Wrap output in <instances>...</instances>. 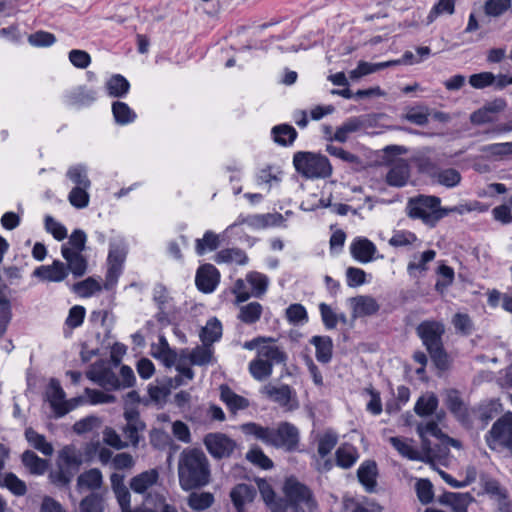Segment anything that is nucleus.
I'll return each instance as SVG.
<instances>
[{
    "mask_svg": "<svg viewBox=\"0 0 512 512\" xmlns=\"http://www.w3.org/2000/svg\"><path fill=\"white\" fill-rule=\"evenodd\" d=\"M417 432L421 438V442L424 440H429L428 435L435 437L436 439H443L445 437V433L438 427V424L435 421H430L426 424H419L417 427Z\"/></svg>",
    "mask_w": 512,
    "mask_h": 512,
    "instance_id": "nucleus-60",
    "label": "nucleus"
},
{
    "mask_svg": "<svg viewBox=\"0 0 512 512\" xmlns=\"http://www.w3.org/2000/svg\"><path fill=\"white\" fill-rule=\"evenodd\" d=\"M338 441V437L333 432H326L320 439L318 443V453L324 458L327 456L332 449L336 446Z\"/></svg>",
    "mask_w": 512,
    "mask_h": 512,
    "instance_id": "nucleus-61",
    "label": "nucleus"
},
{
    "mask_svg": "<svg viewBox=\"0 0 512 512\" xmlns=\"http://www.w3.org/2000/svg\"><path fill=\"white\" fill-rule=\"evenodd\" d=\"M61 254L65 260L68 274L72 273L74 278H80L84 276L88 269V260L86 256L79 251H72L67 245H62Z\"/></svg>",
    "mask_w": 512,
    "mask_h": 512,
    "instance_id": "nucleus-14",
    "label": "nucleus"
},
{
    "mask_svg": "<svg viewBox=\"0 0 512 512\" xmlns=\"http://www.w3.org/2000/svg\"><path fill=\"white\" fill-rule=\"evenodd\" d=\"M454 11L455 0H439L430 11L427 17V24L432 23L441 14L452 15Z\"/></svg>",
    "mask_w": 512,
    "mask_h": 512,
    "instance_id": "nucleus-54",
    "label": "nucleus"
},
{
    "mask_svg": "<svg viewBox=\"0 0 512 512\" xmlns=\"http://www.w3.org/2000/svg\"><path fill=\"white\" fill-rule=\"evenodd\" d=\"M203 443L209 454L217 460L229 458L239 449L235 440L220 432L208 433L204 437Z\"/></svg>",
    "mask_w": 512,
    "mask_h": 512,
    "instance_id": "nucleus-9",
    "label": "nucleus"
},
{
    "mask_svg": "<svg viewBox=\"0 0 512 512\" xmlns=\"http://www.w3.org/2000/svg\"><path fill=\"white\" fill-rule=\"evenodd\" d=\"M435 179L445 187L451 188L457 186L461 181V174L454 168L438 170Z\"/></svg>",
    "mask_w": 512,
    "mask_h": 512,
    "instance_id": "nucleus-49",
    "label": "nucleus"
},
{
    "mask_svg": "<svg viewBox=\"0 0 512 512\" xmlns=\"http://www.w3.org/2000/svg\"><path fill=\"white\" fill-rule=\"evenodd\" d=\"M511 7V0H487L484 5L485 14L499 17Z\"/></svg>",
    "mask_w": 512,
    "mask_h": 512,
    "instance_id": "nucleus-58",
    "label": "nucleus"
},
{
    "mask_svg": "<svg viewBox=\"0 0 512 512\" xmlns=\"http://www.w3.org/2000/svg\"><path fill=\"white\" fill-rule=\"evenodd\" d=\"M256 496V489L252 485L238 484L230 492V497L236 510L240 512L246 502H252Z\"/></svg>",
    "mask_w": 512,
    "mask_h": 512,
    "instance_id": "nucleus-24",
    "label": "nucleus"
},
{
    "mask_svg": "<svg viewBox=\"0 0 512 512\" xmlns=\"http://www.w3.org/2000/svg\"><path fill=\"white\" fill-rule=\"evenodd\" d=\"M284 493V498L274 502L272 512H305L301 503H304L311 512L317 508L312 491L294 478L286 480Z\"/></svg>",
    "mask_w": 512,
    "mask_h": 512,
    "instance_id": "nucleus-4",
    "label": "nucleus"
},
{
    "mask_svg": "<svg viewBox=\"0 0 512 512\" xmlns=\"http://www.w3.org/2000/svg\"><path fill=\"white\" fill-rule=\"evenodd\" d=\"M8 289V285L4 282H0V323L8 325L12 318L11 303L10 300L4 294V291Z\"/></svg>",
    "mask_w": 512,
    "mask_h": 512,
    "instance_id": "nucleus-55",
    "label": "nucleus"
},
{
    "mask_svg": "<svg viewBox=\"0 0 512 512\" xmlns=\"http://www.w3.org/2000/svg\"><path fill=\"white\" fill-rule=\"evenodd\" d=\"M179 485L184 491L201 489L211 481L210 463L198 448H185L178 459Z\"/></svg>",
    "mask_w": 512,
    "mask_h": 512,
    "instance_id": "nucleus-1",
    "label": "nucleus"
},
{
    "mask_svg": "<svg viewBox=\"0 0 512 512\" xmlns=\"http://www.w3.org/2000/svg\"><path fill=\"white\" fill-rule=\"evenodd\" d=\"M268 445L287 452L295 451L299 445V430L289 422H281L277 428L270 427Z\"/></svg>",
    "mask_w": 512,
    "mask_h": 512,
    "instance_id": "nucleus-8",
    "label": "nucleus"
},
{
    "mask_svg": "<svg viewBox=\"0 0 512 512\" xmlns=\"http://www.w3.org/2000/svg\"><path fill=\"white\" fill-rule=\"evenodd\" d=\"M105 88L109 96L122 98L128 93L130 84L124 76L115 74L107 80Z\"/></svg>",
    "mask_w": 512,
    "mask_h": 512,
    "instance_id": "nucleus-29",
    "label": "nucleus"
},
{
    "mask_svg": "<svg viewBox=\"0 0 512 512\" xmlns=\"http://www.w3.org/2000/svg\"><path fill=\"white\" fill-rule=\"evenodd\" d=\"M47 397L56 417H63L75 408V405H69L65 400V392L59 381L54 378L50 380Z\"/></svg>",
    "mask_w": 512,
    "mask_h": 512,
    "instance_id": "nucleus-12",
    "label": "nucleus"
},
{
    "mask_svg": "<svg viewBox=\"0 0 512 512\" xmlns=\"http://www.w3.org/2000/svg\"><path fill=\"white\" fill-rule=\"evenodd\" d=\"M487 443L493 450L502 447L512 455V412L505 413L494 422L487 435Z\"/></svg>",
    "mask_w": 512,
    "mask_h": 512,
    "instance_id": "nucleus-7",
    "label": "nucleus"
},
{
    "mask_svg": "<svg viewBox=\"0 0 512 512\" xmlns=\"http://www.w3.org/2000/svg\"><path fill=\"white\" fill-rule=\"evenodd\" d=\"M429 115V108L419 105L409 108L403 118L415 125L425 126L429 122Z\"/></svg>",
    "mask_w": 512,
    "mask_h": 512,
    "instance_id": "nucleus-47",
    "label": "nucleus"
},
{
    "mask_svg": "<svg viewBox=\"0 0 512 512\" xmlns=\"http://www.w3.org/2000/svg\"><path fill=\"white\" fill-rule=\"evenodd\" d=\"M128 253V247L124 240L111 241L107 257L108 269L106 272L104 289H112L122 273V267Z\"/></svg>",
    "mask_w": 512,
    "mask_h": 512,
    "instance_id": "nucleus-6",
    "label": "nucleus"
},
{
    "mask_svg": "<svg viewBox=\"0 0 512 512\" xmlns=\"http://www.w3.org/2000/svg\"><path fill=\"white\" fill-rule=\"evenodd\" d=\"M28 42L35 47H49L56 42L54 34L39 30L28 36Z\"/></svg>",
    "mask_w": 512,
    "mask_h": 512,
    "instance_id": "nucleus-59",
    "label": "nucleus"
},
{
    "mask_svg": "<svg viewBox=\"0 0 512 512\" xmlns=\"http://www.w3.org/2000/svg\"><path fill=\"white\" fill-rule=\"evenodd\" d=\"M310 343L315 346L316 359L323 363H329L332 358L333 342L329 336H313Z\"/></svg>",
    "mask_w": 512,
    "mask_h": 512,
    "instance_id": "nucleus-26",
    "label": "nucleus"
},
{
    "mask_svg": "<svg viewBox=\"0 0 512 512\" xmlns=\"http://www.w3.org/2000/svg\"><path fill=\"white\" fill-rule=\"evenodd\" d=\"M88 189L89 188L73 187L68 195L70 204L77 209L86 208L90 200Z\"/></svg>",
    "mask_w": 512,
    "mask_h": 512,
    "instance_id": "nucleus-51",
    "label": "nucleus"
},
{
    "mask_svg": "<svg viewBox=\"0 0 512 512\" xmlns=\"http://www.w3.org/2000/svg\"><path fill=\"white\" fill-rule=\"evenodd\" d=\"M438 442L432 443L430 440H424L421 443L422 459L421 462L431 463L435 459L442 460L447 458L450 449L443 439H437Z\"/></svg>",
    "mask_w": 512,
    "mask_h": 512,
    "instance_id": "nucleus-20",
    "label": "nucleus"
},
{
    "mask_svg": "<svg viewBox=\"0 0 512 512\" xmlns=\"http://www.w3.org/2000/svg\"><path fill=\"white\" fill-rule=\"evenodd\" d=\"M350 303L353 310V318L371 316L376 314L380 309V305L377 301L368 295L352 297L350 298Z\"/></svg>",
    "mask_w": 512,
    "mask_h": 512,
    "instance_id": "nucleus-19",
    "label": "nucleus"
},
{
    "mask_svg": "<svg viewBox=\"0 0 512 512\" xmlns=\"http://www.w3.org/2000/svg\"><path fill=\"white\" fill-rule=\"evenodd\" d=\"M188 506L194 511H203L214 503V496L210 492H192L187 499Z\"/></svg>",
    "mask_w": 512,
    "mask_h": 512,
    "instance_id": "nucleus-41",
    "label": "nucleus"
},
{
    "mask_svg": "<svg viewBox=\"0 0 512 512\" xmlns=\"http://www.w3.org/2000/svg\"><path fill=\"white\" fill-rule=\"evenodd\" d=\"M263 307L258 302H250L239 307L238 319L245 324L256 323L262 315Z\"/></svg>",
    "mask_w": 512,
    "mask_h": 512,
    "instance_id": "nucleus-36",
    "label": "nucleus"
},
{
    "mask_svg": "<svg viewBox=\"0 0 512 512\" xmlns=\"http://www.w3.org/2000/svg\"><path fill=\"white\" fill-rule=\"evenodd\" d=\"M200 339L202 343H206L212 347V344L222 336V325L217 318L208 320L206 326L201 329Z\"/></svg>",
    "mask_w": 512,
    "mask_h": 512,
    "instance_id": "nucleus-32",
    "label": "nucleus"
},
{
    "mask_svg": "<svg viewBox=\"0 0 512 512\" xmlns=\"http://www.w3.org/2000/svg\"><path fill=\"white\" fill-rule=\"evenodd\" d=\"M82 456L73 446H65L59 452L57 463H61L63 468L74 476L82 465Z\"/></svg>",
    "mask_w": 512,
    "mask_h": 512,
    "instance_id": "nucleus-23",
    "label": "nucleus"
},
{
    "mask_svg": "<svg viewBox=\"0 0 512 512\" xmlns=\"http://www.w3.org/2000/svg\"><path fill=\"white\" fill-rule=\"evenodd\" d=\"M441 199L434 195H418L409 198L407 204V214L412 219H420L429 227H435L436 224L448 216L450 213H462V207L445 208L440 206Z\"/></svg>",
    "mask_w": 512,
    "mask_h": 512,
    "instance_id": "nucleus-2",
    "label": "nucleus"
},
{
    "mask_svg": "<svg viewBox=\"0 0 512 512\" xmlns=\"http://www.w3.org/2000/svg\"><path fill=\"white\" fill-rule=\"evenodd\" d=\"M103 483L102 473L97 468H92L77 478V487L81 489L86 487L91 490L99 489Z\"/></svg>",
    "mask_w": 512,
    "mask_h": 512,
    "instance_id": "nucleus-34",
    "label": "nucleus"
},
{
    "mask_svg": "<svg viewBox=\"0 0 512 512\" xmlns=\"http://www.w3.org/2000/svg\"><path fill=\"white\" fill-rule=\"evenodd\" d=\"M44 223L47 232L51 233L56 240L61 241L67 237V229L52 216H46Z\"/></svg>",
    "mask_w": 512,
    "mask_h": 512,
    "instance_id": "nucleus-62",
    "label": "nucleus"
},
{
    "mask_svg": "<svg viewBox=\"0 0 512 512\" xmlns=\"http://www.w3.org/2000/svg\"><path fill=\"white\" fill-rule=\"evenodd\" d=\"M158 472L155 469L144 471L134 476L130 481V488L135 493H144L149 487L156 483Z\"/></svg>",
    "mask_w": 512,
    "mask_h": 512,
    "instance_id": "nucleus-28",
    "label": "nucleus"
},
{
    "mask_svg": "<svg viewBox=\"0 0 512 512\" xmlns=\"http://www.w3.org/2000/svg\"><path fill=\"white\" fill-rule=\"evenodd\" d=\"M410 178V167L406 160L400 158L386 174V183L394 187H403Z\"/></svg>",
    "mask_w": 512,
    "mask_h": 512,
    "instance_id": "nucleus-21",
    "label": "nucleus"
},
{
    "mask_svg": "<svg viewBox=\"0 0 512 512\" xmlns=\"http://www.w3.org/2000/svg\"><path fill=\"white\" fill-rule=\"evenodd\" d=\"M188 359L192 365L204 366L213 359V349L206 343L196 346L189 354Z\"/></svg>",
    "mask_w": 512,
    "mask_h": 512,
    "instance_id": "nucleus-38",
    "label": "nucleus"
},
{
    "mask_svg": "<svg viewBox=\"0 0 512 512\" xmlns=\"http://www.w3.org/2000/svg\"><path fill=\"white\" fill-rule=\"evenodd\" d=\"M377 475V464L375 461L372 460H366L361 464V466L357 470V478L359 482L364 486L365 490L369 493L375 491L377 485Z\"/></svg>",
    "mask_w": 512,
    "mask_h": 512,
    "instance_id": "nucleus-22",
    "label": "nucleus"
},
{
    "mask_svg": "<svg viewBox=\"0 0 512 512\" xmlns=\"http://www.w3.org/2000/svg\"><path fill=\"white\" fill-rule=\"evenodd\" d=\"M219 235L212 231H206L202 239L196 240L195 250L198 255H203L207 250L214 251L220 247Z\"/></svg>",
    "mask_w": 512,
    "mask_h": 512,
    "instance_id": "nucleus-45",
    "label": "nucleus"
},
{
    "mask_svg": "<svg viewBox=\"0 0 512 512\" xmlns=\"http://www.w3.org/2000/svg\"><path fill=\"white\" fill-rule=\"evenodd\" d=\"M286 317L292 324H298L308 320L307 311L301 304H291L286 309Z\"/></svg>",
    "mask_w": 512,
    "mask_h": 512,
    "instance_id": "nucleus-64",
    "label": "nucleus"
},
{
    "mask_svg": "<svg viewBox=\"0 0 512 512\" xmlns=\"http://www.w3.org/2000/svg\"><path fill=\"white\" fill-rule=\"evenodd\" d=\"M101 285L92 277L72 285V290L81 297H90L95 292L101 291Z\"/></svg>",
    "mask_w": 512,
    "mask_h": 512,
    "instance_id": "nucleus-48",
    "label": "nucleus"
},
{
    "mask_svg": "<svg viewBox=\"0 0 512 512\" xmlns=\"http://www.w3.org/2000/svg\"><path fill=\"white\" fill-rule=\"evenodd\" d=\"M263 393L281 407H285L288 411H293L299 407L296 393L289 385L284 384L280 387H276L268 384L263 388Z\"/></svg>",
    "mask_w": 512,
    "mask_h": 512,
    "instance_id": "nucleus-11",
    "label": "nucleus"
},
{
    "mask_svg": "<svg viewBox=\"0 0 512 512\" xmlns=\"http://www.w3.org/2000/svg\"><path fill=\"white\" fill-rule=\"evenodd\" d=\"M112 113L118 125H127L136 119V113L124 102L114 101Z\"/></svg>",
    "mask_w": 512,
    "mask_h": 512,
    "instance_id": "nucleus-35",
    "label": "nucleus"
},
{
    "mask_svg": "<svg viewBox=\"0 0 512 512\" xmlns=\"http://www.w3.org/2000/svg\"><path fill=\"white\" fill-rule=\"evenodd\" d=\"M248 258L245 252L239 248H228L219 251L216 255V262L218 263H231L243 265L247 262Z\"/></svg>",
    "mask_w": 512,
    "mask_h": 512,
    "instance_id": "nucleus-46",
    "label": "nucleus"
},
{
    "mask_svg": "<svg viewBox=\"0 0 512 512\" xmlns=\"http://www.w3.org/2000/svg\"><path fill=\"white\" fill-rule=\"evenodd\" d=\"M246 281L251 286V296L261 298L268 288V277L260 272L252 271L246 275Z\"/></svg>",
    "mask_w": 512,
    "mask_h": 512,
    "instance_id": "nucleus-33",
    "label": "nucleus"
},
{
    "mask_svg": "<svg viewBox=\"0 0 512 512\" xmlns=\"http://www.w3.org/2000/svg\"><path fill=\"white\" fill-rule=\"evenodd\" d=\"M220 279L219 271L212 264L201 265L196 273V286L203 293L215 290Z\"/></svg>",
    "mask_w": 512,
    "mask_h": 512,
    "instance_id": "nucleus-15",
    "label": "nucleus"
},
{
    "mask_svg": "<svg viewBox=\"0 0 512 512\" xmlns=\"http://www.w3.org/2000/svg\"><path fill=\"white\" fill-rule=\"evenodd\" d=\"M445 405L454 417L463 425L471 424L468 408L456 389H448L445 392Z\"/></svg>",
    "mask_w": 512,
    "mask_h": 512,
    "instance_id": "nucleus-13",
    "label": "nucleus"
},
{
    "mask_svg": "<svg viewBox=\"0 0 512 512\" xmlns=\"http://www.w3.org/2000/svg\"><path fill=\"white\" fill-rule=\"evenodd\" d=\"M33 276L44 281L61 282L68 276L66 264L60 260H54L51 265H42L37 267Z\"/></svg>",
    "mask_w": 512,
    "mask_h": 512,
    "instance_id": "nucleus-16",
    "label": "nucleus"
},
{
    "mask_svg": "<svg viewBox=\"0 0 512 512\" xmlns=\"http://www.w3.org/2000/svg\"><path fill=\"white\" fill-rule=\"evenodd\" d=\"M438 406V398L434 393L427 396H421L414 407V411L418 416H428L435 412Z\"/></svg>",
    "mask_w": 512,
    "mask_h": 512,
    "instance_id": "nucleus-43",
    "label": "nucleus"
},
{
    "mask_svg": "<svg viewBox=\"0 0 512 512\" xmlns=\"http://www.w3.org/2000/svg\"><path fill=\"white\" fill-rule=\"evenodd\" d=\"M273 364L271 361L264 359H254L249 364V371L251 375L258 381H263L269 378L272 374Z\"/></svg>",
    "mask_w": 512,
    "mask_h": 512,
    "instance_id": "nucleus-42",
    "label": "nucleus"
},
{
    "mask_svg": "<svg viewBox=\"0 0 512 512\" xmlns=\"http://www.w3.org/2000/svg\"><path fill=\"white\" fill-rule=\"evenodd\" d=\"M257 358L271 361L272 364H285L287 355L277 346L261 345L257 350Z\"/></svg>",
    "mask_w": 512,
    "mask_h": 512,
    "instance_id": "nucleus-40",
    "label": "nucleus"
},
{
    "mask_svg": "<svg viewBox=\"0 0 512 512\" xmlns=\"http://www.w3.org/2000/svg\"><path fill=\"white\" fill-rule=\"evenodd\" d=\"M494 82L495 75L492 72H481L469 77V83L475 89H483L494 84Z\"/></svg>",
    "mask_w": 512,
    "mask_h": 512,
    "instance_id": "nucleus-63",
    "label": "nucleus"
},
{
    "mask_svg": "<svg viewBox=\"0 0 512 512\" xmlns=\"http://www.w3.org/2000/svg\"><path fill=\"white\" fill-rule=\"evenodd\" d=\"M416 493L419 501L426 505L433 501L434 492L433 485L428 479H419L415 485Z\"/></svg>",
    "mask_w": 512,
    "mask_h": 512,
    "instance_id": "nucleus-56",
    "label": "nucleus"
},
{
    "mask_svg": "<svg viewBox=\"0 0 512 512\" xmlns=\"http://www.w3.org/2000/svg\"><path fill=\"white\" fill-rule=\"evenodd\" d=\"M350 253L355 260L368 263L376 258L377 248L369 239L357 237L350 245Z\"/></svg>",
    "mask_w": 512,
    "mask_h": 512,
    "instance_id": "nucleus-17",
    "label": "nucleus"
},
{
    "mask_svg": "<svg viewBox=\"0 0 512 512\" xmlns=\"http://www.w3.org/2000/svg\"><path fill=\"white\" fill-rule=\"evenodd\" d=\"M241 430L247 435H253L256 439L261 440L268 445L270 427H263L257 423L249 422L241 425Z\"/></svg>",
    "mask_w": 512,
    "mask_h": 512,
    "instance_id": "nucleus-52",
    "label": "nucleus"
},
{
    "mask_svg": "<svg viewBox=\"0 0 512 512\" xmlns=\"http://www.w3.org/2000/svg\"><path fill=\"white\" fill-rule=\"evenodd\" d=\"M21 461L24 467L32 475H43L49 467L48 461L40 458L32 450L24 451L21 455Z\"/></svg>",
    "mask_w": 512,
    "mask_h": 512,
    "instance_id": "nucleus-25",
    "label": "nucleus"
},
{
    "mask_svg": "<svg viewBox=\"0 0 512 512\" xmlns=\"http://www.w3.org/2000/svg\"><path fill=\"white\" fill-rule=\"evenodd\" d=\"M271 134L274 142L281 146L291 145L297 137V131L295 128L288 124L274 126L271 130Z\"/></svg>",
    "mask_w": 512,
    "mask_h": 512,
    "instance_id": "nucleus-30",
    "label": "nucleus"
},
{
    "mask_svg": "<svg viewBox=\"0 0 512 512\" xmlns=\"http://www.w3.org/2000/svg\"><path fill=\"white\" fill-rule=\"evenodd\" d=\"M336 464L344 469L350 468L358 459L357 450L349 444L341 445L335 453Z\"/></svg>",
    "mask_w": 512,
    "mask_h": 512,
    "instance_id": "nucleus-37",
    "label": "nucleus"
},
{
    "mask_svg": "<svg viewBox=\"0 0 512 512\" xmlns=\"http://www.w3.org/2000/svg\"><path fill=\"white\" fill-rule=\"evenodd\" d=\"M507 107V102L503 98H495L486 102L481 108L470 114V122L473 125H484L493 123L497 120L496 115L503 112Z\"/></svg>",
    "mask_w": 512,
    "mask_h": 512,
    "instance_id": "nucleus-10",
    "label": "nucleus"
},
{
    "mask_svg": "<svg viewBox=\"0 0 512 512\" xmlns=\"http://www.w3.org/2000/svg\"><path fill=\"white\" fill-rule=\"evenodd\" d=\"M80 512H104V498L100 493L91 492L79 504Z\"/></svg>",
    "mask_w": 512,
    "mask_h": 512,
    "instance_id": "nucleus-44",
    "label": "nucleus"
},
{
    "mask_svg": "<svg viewBox=\"0 0 512 512\" xmlns=\"http://www.w3.org/2000/svg\"><path fill=\"white\" fill-rule=\"evenodd\" d=\"M97 93L94 89L79 86L67 95V99L74 106H88L96 100Z\"/></svg>",
    "mask_w": 512,
    "mask_h": 512,
    "instance_id": "nucleus-27",
    "label": "nucleus"
},
{
    "mask_svg": "<svg viewBox=\"0 0 512 512\" xmlns=\"http://www.w3.org/2000/svg\"><path fill=\"white\" fill-rule=\"evenodd\" d=\"M293 164L296 171L307 179H325L332 174L329 159L320 153L296 152L293 157Z\"/></svg>",
    "mask_w": 512,
    "mask_h": 512,
    "instance_id": "nucleus-5",
    "label": "nucleus"
},
{
    "mask_svg": "<svg viewBox=\"0 0 512 512\" xmlns=\"http://www.w3.org/2000/svg\"><path fill=\"white\" fill-rule=\"evenodd\" d=\"M25 438L33 448L40 451L43 455L51 456L53 454L52 444L48 443L45 436L36 432L32 427L26 428Z\"/></svg>",
    "mask_w": 512,
    "mask_h": 512,
    "instance_id": "nucleus-31",
    "label": "nucleus"
},
{
    "mask_svg": "<svg viewBox=\"0 0 512 512\" xmlns=\"http://www.w3.org/2000/svg\"><path fill=\"white\" fill-rule=\"evenodd\" d=\"M3 486L7 487L16 496H23L27 492L25 482L19 479L12 472H9L4 476Z\"/></svg>",
    "mask_w": 512,
    "mask_h": 512,
    "instance_id": "nucleus-57",
    "label": "nucleus"
},
{
    "mask_svg": "<svg viewBox=\"0 0 512 512\" xmlns=\"http://www.w3.org/2000/svg\"><path fill=\"white\" fill-rule=\"evenodd\" d=\"M66 177L75 184V187L90 188L91 181L88 178L87 167L83 164H78L69 167L66 172Z\"/></svg>",
    "mask_w": 512,
    "mask_h": 512,
    "instance_id": "nucleus-39",
    "label": "nucleus"
},
{
    "mask_svg": "<svg viewBox=\"0 0 512 512\" xmlns=\"http://www.w3.org/2000/svg\"><path fill=\"white\" fill-rule=\"evenodd\" d=\"M416 332L427 352L435 368L440 372L449 369V356L444 349L442 336L445 333V327L437 321H423L417 328Z\"/></svg>",
    "mask_w": 512,
    "mask_h": 512,
    "instance_id": "nucleus-3",
    "label": "nucleus"
},
{
    "mask_svg": "<svg viewBox=\"0 0 512 512\" xmlns=\"http://www.w3.org/2000/svg\"><path fill=\"white\" fill-rule=\"evenodd\" d=\"M246 459L253 465L268 470L273 467L272 460L258 446L252 447L246 454Z\"/></svg>",
    "mask_w": 512,
    "mask_h": 512,
    "instance_id": "nucleus-50",
    "label": "nucleus"
},
{
    "mask_svg": "<svg viewBox=\"0 0 512 512\" xmlns=\"http://www.w3.org/2000/svg\"><path fill=\"white\" fill-rule=\"evenodd\" d=\"M86 376L107 391L121 389L119 377L109 367H103L98 371L90 370Z\"/></svg>",
    "mask_w": 512,
    "mask_h": 512,
    "instance_id": "nucleus-18",
    "label": "nucleus"
},
{
    "mask_svg": "<svg viewBox=\"0 0 512 512\" xmlns=\"http://www.w3.org/2000/svg\"><path fill=\"white\" fill-rule=\"evenodd\" d=\"M393 447L404 457L410 459V460H417L421 461L422 454L415 450L412 446H410L408 443L402 441L401 439L397 437H391L390 440Z\"/></svg>",
    "mask_w": 512,
    "mask_h": 512,
    "instance_id": "nucleus-53",
    "label": "nucleus"
}]
</instances>
